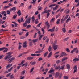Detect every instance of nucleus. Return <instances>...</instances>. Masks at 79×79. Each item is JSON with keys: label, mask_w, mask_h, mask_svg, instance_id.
<instances>
[{"label": "nucleus", "mask_w": 79, "mask_h": 79, "mask_svg": "<svg viewBox=\"0 0 79 79\" xmlns=\"http://www.w3.org/2000/svg\"><path fill=\"white\" fill-rule=\"evenodd\" d=\"M66 67L67 69H68V70H69V69H70V68H71L70 65L69 64H68L66 65Z\"/></svg>", "instance_id": "nucleus-13"}, {"label": "nucleus", "mask_w": 79, "mask_h": 79, "mask_svg": "<svg viewBox=\"0 0 79 79\" xmlns=\"http://www.w3.org/2000/svg\"><path fill=\"white\" fill-rule=\"evenodd\" d=\"M31 56H36V54H32L31 55Z\"/></svg>", "instance_id": "nucleus-46"}, {"label": "nucleus", "mask_w": 79, "mask_h": 79, "mask_svg": "<svg viewBox=\"0 0 79 79\" xmlns=\"http://www.w3.org/2000/svg\"><path fill=\"white\" fill-rule=\"evenodd\" d=\"M73 69H74V70L73 74H74V73H76V72H77V65H76L74 67Z\"/></svg>", "instance_id": "nucleus-7"}, {"label": "nucleus", "mask_w": 79, "mask_h": 79, "mask_svg": "<svg viewBox=\"0 0 79 79\" xmlns=\"http://www.w3.org/2000/svg\"><path fill=\"white\" fill-rule=\"evenodd\" d=\"M29 35V32H27L25 35L26 37H27Z\"/></svg>", "instance_id": "nucleus-55"}, {"label": "nucleus", "mask_w": 79, "mask_h": 79, "mask_svg": "<svg viewBox=\"0 0 79 79\" xmlns=\"http://www.w3.org/2000/svg\"><path fill=\"white\" fill-rule=\"evenodd\" d=\"M10 7V6H5L3 7L4 9H6Z\"/></svg>", "instance_id": "nucleus-49"}, {"label": "nucleus", "mask_w": 79, "mask_h": 79, "mask_svg": "<svg viewBox=\"0 0 79 79\" xmlns=\"http://www.w3.org/2000/svg\"><path fill=\"white\" fill-rule=\"evenodd\" d=\"M60 67H61L60 66H58L57 67H55V69L56 70H58V69H60Z\"/></svg>", "instance_id": "nucleus-36"}, {"label": "nucleus", "mask_w": 79, "mask_h": 79, "mask_svg": "<svg viewBox=\"0 0 79 79\" xmlns=\"http://www.w3.org/2000/svg\"><path fill=\"white\" fill-rule=\"evenodd\" d=\"M4 56H5L4 55H2L1 56L0 55V59H2V58H3Z\"/></svg>", "instance_id": "nucleus-42"}, {"label": "nucleus", "mask_w": 79, "mask_h": 79, "mask_svg": "<svg viewBox=\"0 0 79 79\" xmlns=\"http://www.w3.org/2000/svg\"><path fill=\"white\" fill-rule=\"evenodd\" d=\"M70 11V10H69L67 9L65 10L64 13L66 12V14H68L69 13Z\"/></svg>", "instance_id": "nucleus-20"}, {"label": "nucleus", "mask_w": 79, "mask_h": 79, "mask_svg": "<svg viewBox=\"0 0 79 79\" xmlns=\"http://www.w3.org/2000/svg\"><path fill=\"white\" fill-rule=\"evenodd\" d=\"M48 52H47L44 54V57H46V56H47V55L48 54Z\"/></svg>", "instance_id": "nucleus-38"}, {"label": "nucleus", "mask_w": 79, "mask_h": 79, "mask_svg": "<svg viewBox=\"0 0 79 79\" xmlns=\"http://www.w3.org/2000/svg\"><path fill=\"white\" fill-rule=\"evenodd\" d=\"M64 79H68V77L66 76H64Z\"/></svg>", "instance_id": "nucleus-52"}, {"label": "nucleus", "mask_w": 79, "mask_h": 79, "mask_svg": "<svg viewBox=\"0 0 79 79\" xmlns=\"http://www.w3.org/2000/svg\"><path fill=\"white\" fill-rule=\"evenodd\" d=\"M48 41H49V38H47L45 42L47 43H48Z\"/></svg>", "instance_id": "nucleus-58"}, {"label": "nucleus", "mask_w": 79, "mask_h": 79, "mask_svg": "<svg viewBox=\"0 0 79 79\" xmlns=\"http://www.w3.org/2000/svg\"><path fill=\"white\" fill-rule=\"evenodd\" d=\"M25 73H26V70H23L21 72V75H22L23 76V75H24Z\"/></svg>", "instance_id": "nucleus-19"}, {"label": "nucleus", "mask_w": 79, "mask_h": 79, "mask_svg": "<svg viewBox=\"0 0 79 79\" xmlns=\"http://www.w3.org/2000/svg\"><path fill=\"white\" fill-rule=\"evenodd\" d=\"M27 26V23L25 22L23 24V27H26Z\"/></svg>", "instance_id": "nucleus-24"}, {"label": "nucleus", "mask_w": 79, "mask_h": 79, "mask_svg": "<svg viewBox=\"0 0 79 79\" xmlns=\"http://www.w3.org/2000/svg\"><path fill=\"white\" fill-rule=\"evenodd\" d=\"M66 19H65V18L64 20H63V19H62L61 20V24H63V23H64V21H65V20Z\"/></svg>", "instance_id": "nucleus-21"}, {"label": "nucleus", "mask_w": 79, "mask_h": 79, "mask_svg": "<svg viewBox=\"0 0 79 79\" xmlns=\"http://www.w3.org/2000/svg\"><path fill=\"white\" fill-rule=\"evenodd\" d=\"M60 19H59L56 21V23L57 24H60Z\"/></svg>", "instance_id": "nucleus-30"}, {"label": "nucleus", "mask_w": 79, "mask_h": 79, "mask_svg": "<svg viewBox=\"0 0 79 79\" xmlns=\"http://www.w3.org/2000/svg\"><path fill=\"white\" fill-rule=\"evenodd\" d=\"M37 33H35L34 34V38H36V37H37Z\"/></svg>", "instance_id": "nucleus-43"}, {"label": "nucleus", "mask_w": 79, "mask_h": 79, "mask_svg": "<svg viewBox=\"0 0 79 79\" xmlns=\"http://www.w3.org/2000/svg\"><path fill=\"white\" fill-rule=\"evenodd\" d=\"M77 50V48H74L71 51V53H73L74 52H76Z\"/></svg>", "instance_id": "nucleus-15"}, {"label": "nucleus", "mask_w": 79, "mask_h": 79, "mask_svg": "<svg viewBox=\"0 0 79 79\" xmlns=\"http://www.w3.org/2000/svg\"><path fill=\"white\" fill-rule=\"evenodd\" d=\"M66 51L67 52H70V50L69 49V48H67L66 49Z\"/></svg>", "instance_id": "nucleus-48"}, {"label": "nucleus", "mask_w": 79, "mask_h": 79, "mask_svg": "<svg viewBox=\"0 0 79 79\" xmlns=\"http://www.w3.org/2000/svg\"><path fill=\"white\" fill-rule=\"evenodd\" d=\"M39 23V22H38V19H36L35 20V23L36 24H37L38 23Z\"/></svg>", "instance_id": "nucleus-41"}, {"label": "nucleus", "mask_w": 79, "mask_h": 79, "mask_svg": "<svg viewBox=\"0 0 79 79\" xmlns=\"http://www.w3.org/2000/svg\"><path fill=\"white\" fill-rule=\"evenodd\" d=\"M73 61L76 62V61H79V58H75L73 59Z\"/></svg>", "instance_id": "nucleus-16"}, {"label": "nucleus", "mask_w": 79, "mask_h": 79, "mask_svg": "<svg viewBox=\"0 0 79 79\" xmlns=\"http://www.w3.org/2000/svg\"><path fill=\"white\" fill-rule=\"evenodd\" d=\"M30 27H31V25H28L27 27V29H29Z\"/></svg>", "instance_id": "nucleus-35"}, {"label": "nucleus", "mask_w": 79, "mask_h": 79, "mask_svg": "<svg viewBox=\"0 0 79 79\" xmlns=\"http://www.w3.org/2000/svg\"><path fill=\"white\" fill-rule=\"evenodd\" d=\"M56 4H52L49 6V8H51V7H52V6H56Z\"/></svg>", "instance_id": "nucleus-28"}, {"label": "nucleus", "mask_w": 79, "mask_h": 79, "mask_svg": "<svg viewBox=\"0 0 79 79\" xmlns=\"http://www.w3.org/2000/svg\"><path fill=\"white\" fill-rule=\"evenodd\" d=\"M42 24V23H40L38 24L36 26L37 27H39L40 26V25Z\"/></svg>", "instance_id": "nucleus-39"}, {"label": "nucleus", "mask_w": 79, "mask_h": 79, "mask_svg": "<svg viewBox=\"0 0 79 79\" xmlns=\"http://www.w3.org/2000/svg\"><path fill=\"white\" fill-rule=\"evenodd\" d=\"M17 14H18V16H20L21 15V11L20 10H19L17 12Z\"/></svg>", "instance_id": "nucleus-14"}, {"label": "nucleus", "mask_w": 79, "mask_h": 79, "mask_svg": "<svg viewBox=\"0 0 79 79\" xmlns=\"http://www.w3.org/2000/svg\"><path fill=\"white\" fill-rule=\"evenodd\" d=\"M32 41L33 43H35V42H37L38 41V40L37 39L33 40H32Z\"/></svg>", "instance_id": "nucleus-34"}, {"label": "nucleus", "mask_w": 79, "mask_h": 79, "mask_svg": "<svg viewBox=\"0 0 79 79\" xmlns=\"http://www.w3.org/2000/svg\"><path fill=\"white\" fill-rule=\"evenodd\" d=\"M41 31L43 32V34H45V30L43 28H41Z\"/></svg>", "instance_id": "nucleus-50"}, {"label": "nucleus", "mask_w": 79, "mask_h": 79, "mask_svg": "<svg viewBox=\"0 0 79 79\" xmlns=\"http://www.w3.org/2000/svg\"><path fill=\"white\" fill-rule=\"evenodd\" d=\"M42 60H43V58L42 57H40L38 60L39 61H42Z\"/></svg>", "instance_id": "nucleus-40"}, {"label": "nucleus", "mask_w": 79, "mask_h": 79, "mask_svg": "<svg viewBox=\"0 0 79 79\" xmlns=\"http://www.w3.org/2000/svg\"><path fill=\"white\" fill-rule=\"evenodd\" d=\"M55 18H52L50 21V23H53V22H54V21H55Z\"/></svg>", "instance_id": "nucleus-27"}, {"label": "nucleus", "mask_w": 79, "mask_h": 79, "mask_svg": "<svg viewBox=\"0 0 79 79\" xmlns=\"http://www.w3.org/2000/svg\"><path fill=\"white\" fill-rule=\"evenodd\" d=\"M45 11H44L43 12H42V14H44V13H48V11H47V10H46V9H45Z\"/></svg>", "instance_id": "nucleus-22"}, {"label": "nucleus", "mask_w": 79, "mask_h": 79, "mask_svg": "<svg viewBox=\"0 0 79 79\" xmlns=\"http://www.w3.org/2000/svg\"><path fill=\"white\" fill-rule=\"evenodd\" d=\"M21 22H22V23H24V20L23 19V17L21 18Z\"/></svg>", "instance_id": "nucleus-47"}, {"label": "nucleus", "mask_w": 79, "mask_h": 79, "mask_svg": "<svg viewBox=\"0 0 79 79\" xmlns=\"http://www.w3.org/2000/svg\"><path fill=\"white\" fill-rule=\"evenodd\" d=\"M55 71V70H50L49 72L48 73H53V72H54Z\"/></svg>", "instance_id": "nucleus-31"}, {"label": "nucleus", "mask_w": 79, "mask_h": 79, "mask_svg": "<svg viewBox=\"0 0 79 79\" xmlns=\"http://www.w3.org/2000/svg\"><path fill=\"white\" fill-rule=\"evenodd\" d=\"M62 32L64 33H65L66 32V28L64 27L62 28Z\"/></svg>", "instance_id": "nucleus-23"}, {"label": "nucleus", "mask_w": 79, "mask_h": 79, "mask_svg": "<svg viewBox=\"0 0 79 79\" xmlns=\"http://www.w3.org/2000/svg\"><path fill=\"white\" fill-rule=\"evenodd\" d=\"M21 44H19V47H18V50H20V49L21 48Z\"/></svg>", "instance_id": "nucleus-37"}, {"label": "nucleus", "mask_w": 79, "mask_h": 79, "mask_svg": "<svg viewBox=\"0 0 79 79\" xmlns=\"http://www.w3.org/2000/svg\"><path fill=\"white\" fill-rule=\"evenodd\" d=\"M31 17H29L27 19L25 22L27 24V23L28 24H30L31 23Z\"/></svg>", "instance_id": "nucleus-3"}, {"label": "nucleus", "mask_w": 79, "mask_h": 79, "mask_svg": "<svg viewBox=\"0 0 79 79\" xmlns=\"http://www.w3.org/2000/svg\"><path fill=\"white\" fill-rule=\"evenodd\" d=\"M52 52H50V53L49 54V55H48V56H47L48 58H50V56H52Z\"/></svg>", "instance_id": "nucleus-26"}, {"label": "nucleus", "mask_w": 79, "mask_h": 79, "mask_svg": "<svg viewBox=\"0 0 79 79\" xmlns=\"http://www.w3.org/2000/svg\"><path fill=\"white\" fill-rule=\"evenodd\" d=\"M5 47H3L0 48V51H2L3 50H5Z\"/></svg>", "instance_id": "nucleus-44"}, {"label": "nucleus", "mask_w": 79, "mask_h": 79, "mask_svg": "<svg viewBox=\"0 0 79 79\" xmlns=\"http://www.w3.org/2000/svg\"><path fill=\"white\" fill-rule=\"evenodd\" d=\"M58 47V45H55L54 44L52 47V48L54 50H57V48Z\"/></svg>", "instance_id": "nucleus-6"}, {"label": "nucleus", "mask_w": 79, "mask_h": 79, "mask_svg": "<svg viewBox=\"0 0 79 79\" xmlns=\"http://www.w3.org/2000/svg\"><path fill=\"white\" fill-rule=\"evenodd\" d=\"M49 16H50V13H49V12H48L47 15V18H48Z\"/></svg>", "instance_id": "nucleus-53"}, {"label": "nucleus", "mask_w": 79, "mask_h": 79, "mask_svg": "<svg viewBox=\"0 0 79 79\" xmlns=\"http://www.w3.org/2000/svg\"><path fill=\"white\" fill-rule=\"evenodd\" d=\"M38 18L39 19H40V14L38 15Z\"/></svg>", "instance_id": "nucleus-60"}, {"label": "nucleus", "mask_w": 79, "mask_h": 79, "mask_svg": "<svg viewBox=\"0 0 79 79\" xmlns=\"http://www.w3.org/2000/svg\"><path fill=\"white\" fill-rule=\"evenodd\" d=\"M17 16V15H14L13 16V19H15L16 18Z\"/></svg>", "instance_id": "nucleus-63"}, {"label": "nucleus", "mask_w": 79, "mask_h": 79, "mask_svg": "<svg viewBox=\"0 0 79 79\" xmlns=\"http://www.w3.org/2000/svg\"><path fill=\"white\" fill-rule=\"evenodd\" d=\"M43 51H44V50H40V51H36L35 53H40V52H43Z\"/></svg>", "instance_id": "nucleus-33"}, {"label": "nucleus", "mask_w": 79, "mask_h": 79, "mask_svg": "<svg viewBox=\"0 0 79 79\" xmlns=\"http://www.w3.org/2000/svg\"><path fill=\"white\" fill-rule=\"evenodd\" d=\"M31 8H32V5H30L28 7V9H30Z\"/></svg>", "instance_id": "nucleus-54"}, {"label": "nucleus", "mask_w": 79, "mask_h": 79, "mask_svg": "<svg viewBox=\"0 0 79 79\" xmlns=\"http://www.w3.org/2000/svg\"><path fill=\"white\" fill-rule=\"evenodd\" d=\"M12 53H13L11 52H10L7 53L6 54V55H7L4 58L5 60H8V61H9L8 62V63H11L12 62V61H13V60H15V57H13L11 58L12 57L11 54H12Z\"/></svg>", "instance_id": "nucleus-1"}, {"label": "nucleus", "mask_w": 79, "mask_h": 79, "mask_svg": "<svg viewBox=\"0 0 79 79\" xmlns=\"http://www.w3.org/2000/svg\"><path fill=\"white\" fill-rule=\"evenodd\" d=\"M13 67H12L10 69H9L8 70V72H11V70H12V69H13Z\"/></svg>", "instance_id": "nucleus-32"}, {"label": "nucleus", "mask_w": 79, "mask_h": 79, "mask_svg": "<svg viewBox=\"0 0 79 79\" xmlns=\"http://www.w3.org/2000/svg\"><path fill=\"white\" fill-rule=\"evenodd\" d=\"M31 19L33 22H34V21H35V18L34 17V16H33V17H31Z\"/></svg>", "instance_id": "nucleus-45"}, {"label": "nucleus", "mask_w": 79, "mask_h": 79, "mask_svg": "<svg viewBox=\"0 0 79 79\" xmlns=\"http://www.w3.org/2000/svg\"><path fill=\"white\" fill-rule=\"evenodd\" d=\"M45 25L46 26H47V29H48L50 28V24H49V23L48 22V21H47L45 23Z\"/></svg>", "instance_id": "nucleus-4"}, {"label": "nucleus", "mask_w": 79, "mask_h": 79, "mask_svg": "<svg viewBox=\"0 0 79 79\" xmlns=\"http://www.w3.org/2000/svg\"><path fill=\"white\" fill-rule=\"evenodd\" d=\"M11 74V73H9L7 74L6 75V77H9V76H10V75Z\"/></svg>", "instance_id": "nucleus-57"}, {"label": "nucleus", "mask_w": 79, "mask_h": 79, "mask_svg": "<svg viewBox=\"0 0 79 79\" xmlns=\"http://www.w3.org/2000/svg\"><path fill=\"white\" fill-rule=\"evenodd\" d=\"M48 50L49 52L52 50V46H51V45L49 46Z\"/></svg>", "instance_id": "nucleus-29"}, {"label": "nucleus", "mask_w": 79, "mask_h": 79, "mask_svg": "<svg viewBox=\"0 0 79 79\" xmlns=\"http://www.w3.org/2000/svg\"><path fill=\"white\" fill-rule=\"evenodd\" d=\"M34 68L33 67L31 68V69L30 70V73H32V72L33 71V70H34Z\"/></svg>", "instance_id": "nucleus-51"}, {"label": "nucleus", "mask_w": 79, "mask_h": 79, "mask_svg": "<svg viewBox=\"0 0 79 79\" xmlns=\"http://www.w3.org/2000/svg\"><path fill=\"white\" fill-rule=\"evenodd\" d=\"M68 39H69V37H68L65 39H64L65 41H67V40H68Z\"/></svg>", "instance_id": "nucleus-61"}, {"label": "nucleus", "mask_w": 79, "mask_h": 79, "mask_svg": "<svg viewBox=\"0 0 79 79\" xmlns=\"http://www.w3.org/2000/svg\"><path fill=\"white\" fill-rule=\"evenodd\" d=\"M67 55L68 54H66L65 52H63L61 53V56L60 57H63L64 56H67Z\"/></svg>", "instance_id": "nucleus-5"}, {"label": "nucleus", "mask_w": 79, "mask_h": 79, "mask_svg": "<svg viewBox=\"0 0 79 79\" xmlns=\"http://www.w3.org/2000/svg\"><path fill=\"white\" fill-rule=\"evenodd\" d=\"M36 64V62L34 61L32 62V64H31V65H34L35 64Z\"/></svg>", "instance_id": "nucleus-59"}, {"label": "nucleus", "mask_w": 79, "mask_h": 79, "mask_svg": "<svg viewBox=\"0 0 79 79\" xmlns=\"http://www.w3.org/2000/svg\"><path fill=\"white\" fill-rule=\"evenodd\" d=\"M29 45L31 47H32V42H30Z\"/></svg>", "instance_id": "nucleus-64"}, {"label": "nucleus", "mask_w": 79, "mask_h": 79, "mask_svg": "<svg viewBox=\"0 0 79 79\" xmlns=\"http://www.w3.org/2000/svg\"><path fill=\"white\" fill-rule=\"evenodd\" d=\"M11 66H12V64H9L6 66V69H8L9 68H10V67H11Z\"/></svg>", "instance_id": "nucleus-9"}, {"label": "nucleus", "mask_w": 79, "mask_h": 79, "mask_svg": "<svg viewBox=\"0 0 79 79\" xmlns=\"http://www.w3.org/2000/svg\"><path fill=\"white\" fill-rule=\"evenodd\" d=\"M59 76V79H61V76H62V73H60V74L59 72H56L55 74V78H58Z\"/></svg>", "instance_id": "nucleus-2"}, {"label": "nucleus", "mask_w": 79, "mask_h": 79, "mask_svg": "<svg viewBox=\"0 0 79 79\" xmlns=\"http://www.w3.org/2000/svg\"><path fill=\"white\" fill-rule=\"evenodd\" d=\"M25 66V67H26L27 66H29V65H28V63L27 62H26L25 63L23 64L22 65V66Z\"/></svg>", "instance_id": "nucleus-10"}, {"label": "nucleus", "mask_w": 79, "mask_h": 79, "mask_svg": "<svg viewBox=\"0 0 79 79\" xmlns=\"http://www.w3.org/2000/svg\"><path fill=\"white\" fill-rule=\"evenodd\" d=\"M55 27H54L53 28H52V32H53L55 31Z\"/></svg>", "instance_id": "nucleus-56"}, {"label": "nucleus", "mask_w": 79, "mask_h": 79, "mask_svg": "<svg viewBox=\"0 0 79 79\" xmlns=\"http://www.w3.org/2000/svg\"><path fill=\"white\" fill-rule=\"evenodd\" d=\"M33 57L29 56L27 58V60H33Z\"/></svg>", "instance_id": "nucleus-11"}, {"label": "nucleus", "mask_w": 79, "mask_h": 79, "mask_svg": "<svg viewBox=\"0 0 79 79\" xmlns=\"http://www.w3.org/2000/svg\"><path fill=\"white\" fill-rule=\"evenodd\" d=\"M26 41L25 42L23 43V47L24 48H26V47H27V45H26V44H27V43H26Z\"/></svg>", "instance_id": "nucleus-12"}, {"label": "nucleus", "mask_w": 79, "mask_h": 79, "mask_svg": "<svg viewBox=\"0 0 79 79\" xmlns=\"http://www.w3.org/2000/svg\"><path fill=\"white\" fill-rule=\"evenodd\" d=\"M29 53V52H24L22 53L23 55H25L26 54H27V53Z\"/></svg>", "instance_id": "nucleus-62"}, {"label": "nucleus", "mask_w": 79, "mask_h": 79, "mask_svg": "<svg viewBox=\"0 0 79 79\" xmlns=\"http://www.w3.org/2000/svg\"><path fill=\"white\" fill-rule=\"evenodd\" d=\"M68 60V57H65L62 58V61L63 62V61H65V60Z\"/></svg>", "instance_id": "nucleus-17"}, {"label": "nucleus", "mask_w": 79, "mask_h": 79, "mask_svg": "<svg viewBox=\"0 0 79 79\" xmlns=\"http://www.w3.org/2000/svg\"><path fill=\"white\" fill-rule=\"evenodd\" d=\"M5 50H4L3 51V53H5V52H7V51H8V48H5Z\"/></svg>", "instance_id": "nucleus-25"}, {"label": "nucleus", "mask_w": 79, "mask_h": 79, "mask_svg": "<svg viewBox=\"0 0 79 79\" xmlns=\"http://www.w3.org/2000/svg\"><path fill=\"white\" fill-rule=\"evenodd\" d=\"M64 66H65V65H62V66H61V67L60 68L59 71H60V69H61L62 70H63V69L64 68Z\"/></svg>", "instance_id": "nucleus-18"}, {"label": "nucleus", "mask_w": 79, "mask_h": 79, "mask_svg": "<svg viewBox=\"0 0 79 79\" xmlns=\"http://www.w3.org/2000/svg\"><path fill=\"white\" fill-rule=\"evenodd\" d=\"M16 10V7H14L12 8H10V11H13L14 12Z\"/></svg>", "instance_id": "nucleus-8"}]
</instances>
